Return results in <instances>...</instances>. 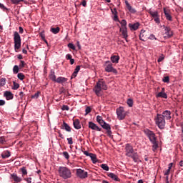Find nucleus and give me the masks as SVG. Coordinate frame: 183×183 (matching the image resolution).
Returning a JSON list of instances; mask_svg holds the SVG:
<instances>
[{
	"label": "nucleus",
	"instance_id": "obj_27",
	"mask_svg": "<svg viewBox=\"0 0 183 183\" xmlns=\"http://www.w3.org/2000/svg\"><path fill=\"white\" fill-rule=\"evenodd\" d=\"M110 59L113 64H118V62H119V56L113 55L111 56Z\"/></svg>",
	"mask_w": 183,
	"mask_h": 183
},
{
	"label": "nucleus",
	"instance_id": "obj_25",
	"mask_svg": "<svg viewBox=\"0 0 183 183\" xmlns=\"http://www.w3.org/2000/svg\"><path fill=\"white\" fill-rule=\"evenodd\" d=\"M11 177L12 179H14V181L15 182L18 183V182H21V181H22V179L21 177H18L17 174H11Z\"/></svg>",
	"mask_w": 183,
	"mask_h": 183
},
{
	"label": "nucleus",
	"instance_id": "obj_58",
	"mask_svg": "<svg viewBox=\"0 0 183 183\" xmlns=\"http://www.w3.org/2000/svg\"><path fill=\"white\" fill-rule=\"evenodd\" d=\"M24 92H19V97L21 98V99H24Z\"/></svg>",
	"mask_w": 183,
	"mask_h": 183
},
{
	"label": "nucleus",
	"instance_id": "obj_13",
	"mask_svg": "<svg viewBox=\"0 0 183 183\" xmlns=\"http://www.w3.org/2000/svg\"><path fill=\"white\" fill-rule=\"evenodd\" d=\"M156 97L157 98H164V99H167V98H168V95L165 93V88L163 87L162 89V92H159Z\"/></svg>",
	"mask_w": 183,
	"mask_h": 183
},
{
	"label": "nucleus",
	"instance_id": "obj_28",
	"mask_svg": "<svg viewBox=\"0 0 183 183\" xmlns=\"http://www.w3.org/2000/svg\"><path fill=\"white\" fill-rule=\"evenodd\" d=\"M80 69H81V66H76V69H74V71L71 75V79L76 78V76L78 75V73L79 72Z\"/></svg>",
	"mask_w": 183,
	"mask_h": 183
},
{
	"label": "nucleus",
	"instance_id": "obj_1",
	"mask_svg": "<svg viewBox=\"0 0 183 183\" xmlns=\"http://www.w3.org/2000/svg\"><path fill=\"white\" fill-rule=\"evenodd\" d=\"M108 86L104 79H99L94 86L93 91L97 97H102V91H107Z\"/></svg>",
	"mask_w": 183,
	"mask_h": 183
},
{
	"label": "nucleus",
	"instance_id": "obj_63",
	"mask_svg": "<svg viewBox=\"0 0 183 183\" xmlns=\"http://www.w3.org/2000/svg\"><path fill=\"white\" fill-rule=\"evenodd\" d=\"M19 33H20V34H24V29H23L21 26H20V27L19 28Z\"/></svg>",
	"mask_w": 183,
	"mask_h": 183
},
{
	"label": "nucleus",
	"instance_id": "obj_46",
	"mask_svg": "<svg viewBox=\"0 0 183 183\" xmlns=\"http://www.w3.org/2000/svg\"><path fill=\"white\" fill-rule=\"evenodd\" d=\"M68 48H70V49H72L73 51H75V46L72 43H69L67 45Z\"/></svg>",
	"mask_w": 183,
	"mask_h": 183
},
{
	"label": "nucleus",
	"instance_id": "obj_61",
	"mask_svg": "<svg viewBox=\"0 0 183 183\" xmlns=\"http://www.w3.org/2000/svg\"><path fill=\"white\" fill-rule=\"evenodd\" d=\"M81 5H82L83 6H86V0H82Z\"/></svg>",
	"mask_w": 183,
	"mask_h": 183
},
{
	"label": "nucleus",
	"instance_id": "obj_35",
	"mask_svg": "<svg viewBox=\"0 0 183 183\" xmlns=\"http://www.w3.org/2000/svg\"><path fill=\"white\" fill-rule=\"evenodd\" d=\"M153 146H152V151L154 152H155L157 151V149H158V142H154L153 143Z\"/></svg>",
	"mask_w": 183,
	"mask_h": 183
},
{
	"label": "nucleus",
	"instance_id": "obj_37",
	"mask_svg": "<svg viewBox=\"0 0 183 183\" xmlns=\"http://www.w3.org/2000/svg\"><path fill=\"white\" fill-rule=\"evenodd\" d=\"M121 25H122V28L121 29H124V28H127V20L123 19L121 21H119Z\"/></svg>",
	"mask_w": 183,
	"mask_h": 183
},
{
	"label": "nucleus",
	"instance_id": "obj_24",
	"mask_svg": "<svg viewBox=\"0 0 183 183\" xmlns=\"http://www.w3.org/2000/svg\"><path fill=\"white\" fill-rule=\"evenodd\" d=\"M139 39L141 41H145L147 39V31L142 30L139 34Z\"/></svg>",
	"mask_w": 183,
	"mask_h": 183
},
{
	"label": "nucleus",
	"instance_id": "obj_39",
	"mask_svg": "<svg viewBox=\"0 0 183 183\" xmlns=\"http://www.w3.org/2000/svg\"><path fill=\"white\" fill-rule=\"evenodd\" d=\"M17 78H19L20 81H24V79H25V75L23 74V73H19L17 74Z\"/></svg>",
	"mask_w": 183,
	"mask_h": 183
},
{
	"label": "nucleus",
	"instance_id": "obj_5",
	"mask_svg": "<svg viewBox=\"0 0 183 183\" xmlns=\"http://www.w3.org/2000/svg\"><path fill=\"white\" fill-rule=\"evenodd\" d=\"M148 12L152 18H153L154 22L159 25V24H161V20L159 19V13H158V11H152V9H149Z\"/></svg>",
	"mask_w": 183,
	"mask_h": 183
},
{
	"label": "nucleus",
	"instance_id": "obj_59",
	"mask_svg": "<svg viewBox=\"0 0 183 183\" xmlns=\"http://www.w3.org/2000/svg\"><path fill=\"white\" fill-rule=\"evenodd\" d=\"M102 120H103L102 117H101V116H97V121L98 123H99L100 121H102Z\"/></svg>",
	"mask_w": 183,
	"mask_h": 183
},
{
	"label": "nucleus",
	"instance_id": "obj_21",
	"mask_svg": "<svg viewBox=\"0 0 183 183\" xmlns=\"http://www.w3.org/2000/svg\"><path fill=\"white\" fill-rule=\"evenodd\" d=\"M68 81V79L62 76H59L56 79V81L57 84H65Z\"/></svg>",
	"mask_w": 183,
	"mask_h": 183
},
{
	"label": "nucleus",
	"instance_id": "obj_62",
	"mask_svg": "<svg viewBox=\"0 0 183 183\" xmlns=\"http://www.w3.org/2000/svg\"><path fill=\"white\" fill-rule=\"evenodd\" d=\"M5 104V100H0V107H3Z\"/></svg>",
	"mask_w": 183,
	"mask_h": 183
},
{
	"label": "nucleus",
	"instance_id": "obj_49",
	"mask_svg": "<svg viewBox=\"0 0 183 183\" xmlns=\"http://www.w3.org/2000/svg\"><path fill=\"white\" fill-rule=\"evenodd\" d=\"M62 111H69V107L67 105H63L61 107Z\"/></svg>",
	"mask_w": 183,
	"mask_h": 183
},
{
	"label": "nucleus",
	"instance_id": "obj_16",
	"mask_svg": "<svg viewBox=\"0 0 183 183\" xmlns=\"http://www.w3.org/2000/svg\"><path fill=\"white\" fill-rule=\"evenodd\" d=\"M89 128H90V129H93L94 131H102V129L99 128V127H98L95 123H94L92 122H89Z\"/></svg>",
	"mask_w": 183,
	"mask_h": 183
},
{
	"label": "nucleus",
	"instance_id": "obj_40",
	"mask_svg": "<svg viewBox=\"0 0 183 183\" xmlns=\"http://www.w3.org/2000/svg\"><path fill=\"white\" fill-rule=\"evenodd\" d=\"M6 84V79L5 78H1L0 79V86H4Z\"/></svg>",
	"mask_w": 183,
	"mask_h": 183
},
{
	"label": "nucleus",
	"instance_id": "obj_38",
	"mask_svg": "<svg viewBox=\"0 0 183 183\" xmlns=\"http://www.w3.org/2000/svg\"><path fill=\"white\" fill-rule=\"evenodd\" d=\"M18 72H19V66L18 65H15L13 67V73L14 74H18Z\"/></svg>",
	"mask_w": 183,
	"mask_h": 183
},
{
	"label": "nucleus",
	"instance_id": "obj_3",
	"mask_svg": "<svg viewBox=\"0 0 183 183\" xmlns=\"http://www.w3.org/2000/svg\"><path fill=\"white\" fill-rule=\"evenodd\" d=\"M14 49L16 52H18V49L21 48V35L18 31L14 32Z\"/></svg>",
	"mask_w": 183,
	"mask_h": 183
},
{
	"label": "nucleus",
	"instance_id": "obj_4",
	"mask_svg": "<svg viewBox=\"0 0 183 183\" xmlns=\"http://www.w3.org/2000/svg\"><path fill=\"white\" fill-rule=\"evenodd\" d=\"M155 123L160 129L165 128V119L159 114H157L155 117Z\"/></svg>",
	"mask_w": 183,
	"mask_h": 183
},
{
	"label": "nucleus",
	"instance_id": "obj_45",
	"mask_svg": "<svg viewBox=\"0 0 183 183\" xmlns=\"http://www.w3.org/2000/svg\"><path fill=\"white\" fill-rule=\"evenodd\" d=\"M162 81H163V82H165L166 84H169V76H164L162 79Z\"/></svg>",
	"mask_w": 183,
	"mask_h": 183
},
{
	"label": "nucleus",
	"instance_id": "obj_36",
	"mask_svg": "<svg viewBox=\"0 0 183 183\" xmlns=\"http://www.w3.org/2000/svg\"><path fill=\"white\" fill-rule=\"evenodd\" d=\"M25 66H26V63H25L24 61L21 60L19 68H20V69H22V68H25Z\"/></svg>",
	"mask_w": 183,
	"mask_h": 183
},
{
	"label": "nucleus",
	"instance_id": "obj_10",
	"mask_svg": "<svg viewBox=\"0 0 183 183\" xmlns=\"http://www.w3.org/2000/svg\"><path fill=\"white\" fill-rule=\"evenodd\" d=\"M76 175L77 177H79V178L84 179L88 177V172H85L84 170H82L81 169H77Z\"/></svg>",
	"mask_w": 183,
	"mask_h": 183
},
{
	"label": "nucleus",
	"instance_id": "obj_22",
	"mask_svg": "<svg viewBox=\"0 0 183 183\" xmlns=\"http://www.w3.org/2000/svg\"><path fill=\"white\" fill-rule=\"evenodd\" d=\"M131 158H132L133 161L134 162H139V156L138 155V153L134 152L132 154V156H130Z\"/></svg>",
	"mask_w": 183,
	"mask_h": 183
},
{
	"label": "nucleus",
	"instance_id": "obj_53",
	"mask_svg": "<svg viewBox=\"0 0 183 183\" xmlns=\"http://www.w3.org/2000/svg\"><path fill=\"white\" fill-rule=\"evenodd\" d=\"M19 2H24V0H14V1L11 4H14L15 5H18V4H19Z\"/></svg>",
	"mask_w": 183,
	"mask_h": 183
},
{
	"label": "nucleus",
	"instance_id": "obj_32",
	"mask_svg": "<svg viewBox=\"0 0 183 183\" xmlns=\"http://www.w3.org/2000/svg\"><path fill=\"white\" fill-rule=\"evenodd\" d=\"M89 157L92 161L93 164H97V162H98V159H97V155L92 153V154H90Z\"/></svg>",
	"mask_w": 183,
	"mask_h": 183
},
{
	"label": "nucleus",
	"instance_id": "obj_23",
	"mask_svg": "<svg viewBox=\"0 0 183 183\" xmlns=\"http://www.w3.org/2000/svg\"><path fill=\"white\" fill-rule=\"evenodd\" d=\"M73 125L75 129H81V123L79 122V119L74 120Z\"/></svg>",
	"mask_w": 183,
	"mask_h": 183
},
{
	"label": "nucleus",
	"instance_id": "obj_57",
	"mask_svg": "<svg viewBox=\"0 0 183 183\" xmlns=\"http://www.w3.org/2000/svg\"><path fill=\"white\" fill-rule=\"evenodd\" d=\"M66 59H69V60L72 59V55H71L69 54H66Z\"/></svg>",
	"mask_w": 183,
	"mask_h": 183
},
{
	"label": "nucleus",
	"instance_id": "obj_42",
	"mask_svg": "<svg viewBox=\"0 0 183 183\" xmlns=\"http://www.w3.org/2000/svg\"><path fill=\"white\" fill-rule=\"evenodd\" d=\"M127 105H129V107H133V105H134V100H132V99H127Z\"/></svg>",
	"mask_w": 183,
	"mask_h": 183
},
{
	"label": "nucleus",
	"instance_id": "obj_34",
	"mask_svg": "<svg viewBox=\"0 0 183 183\" xmlns=\"http://www.w3.org/2000/svg\"><path fill=\"white\" fill-rule=\"evenodd\" d=\"M172 165H173L172 163L169 164L168 169L164 173V175H166V176L169 175V174L171 172V169L172 168Z\"/></svg>",
	"mask_w": 183,
	"mask_h": 183
},
{
	"label": "nucleus",
	"instance_id": "obj_15",
	"mask_svg": "<svg viewBox=\"0 0 183 183\" xmlns=\"http://www.w3.org/2000/svg\"><path fill=\"white\" fill-rule=\"evenodd\" d=\"M125 5H126V8L128 9L130 14H137V10L134 9L127 0L125 1Z\"/></svg>",
	"mask_w": 183,
	"mask_h": 183
},
{
	"label": "nucleus",
	"instance_id": "obj_54",
	"mask_svg": "<svg viewBox=\"0 0 183 183\" xmlns=\"http://www.w3.org/2000/svg\"><path fill=\"white\" fill-rule=\"evenodd\" d=\"M113 19L114 21L119 22V19H118V14H114Z\"/></svg>",
	"mask_w": 183,
	"mask_h": 183
},
{
	"label": "nucleus",
	"instance_id": "obj_50",
	"mask_svg": "<svg viewBox=\"0 0 183 183\" xmlns=\"http://www.w3.org/2000/svg\"><path fill=\"white\" fill-rule=\"evenodd\" d=\"M111 11H112V14L113 15H117V14H118V11H117V9H116V8L111 9Z\"/></svg>",
	"mask_w": 183,
	"mask_h": 183
},
{
	"label": "nucleus",
	"instance_id": "obj_55",
	"mask_svg": "<svg viewBox=\"0 0 183 183\" xmlns=\"http://www.w3.org/2000/svg\"><path fill=\"white\" fill-rule=\"evenodd\" d=\"M86 115H88V114H89V112H91V107H87L86 108Z\"/></svg>",
	"mask_w": 183,
	"mask_h": 183
},
{
	"label": "nucleus",
	"instance_id": "obj_33",
	"mask_svg": "<svg viewBox=\"0 0 183 183\" xmlns=\"http://www.w3.org/2000/svg\"><path fill=\"white\" fill-rule=\"evenodd\" d=\"M60 29H59V27H56V28L51 27L50 31L51 32H52V34H56L59 33Z\"/></svg>",
	"mask_w": 183,
	"mask_h": 183
},
{
	"label": "nucleus",
	"instance_id": "obj_31",
	"mask_svg": "<svg viewBox=\"0 0 183 183\" xmlns=\"http://www.w3.org/2000/svg\"><path fill=\"white\" fill-rule=\"evenodd\" d=\"M63 129H65V131H67V132H71V127L68 124H66L65 122H63Z\"/></svg>",
	"mask_w": 183,
	"mask_h": 183
},
{
	"label": "nucleus",
	"instance_id": "obj_7",
	"mask_svg": "<svg viewBox=\"0 0 183 183\" xmlns=\"http://www.w3.org/2000/svg\"><path fill=\"white\" fill-rule=\"evenodd\" d=\"M99 124L104 129H106L109 137H112V131H111V126L109 125V124L105 122L104 119L100 121Z\"/></svg>",
	"mask_w": 183,
	"mask_h": 183
},
{
	"label": "nucleus",
	"instance_id": "obj_6",
	"mask_svg": "<svg viewBox=\"0 0 183 183\" xmlns=\"http://www.w3.org/2000/svg\"><path fill=\"white\" fill-rule=\"evenodd\" d=\"M116 112H117V118L118 119H119V121H122V119H125V117H127V112H125V110L124 109V107H120L117 108Z\"/></svg>",
	"mask_w": 183,
	"mask_h": 183
},
{
	"label": "nucleus",
	"instance_id": "obj_18",
	"mask_svg": "<svg viewBox=\"0 0 183 183\" xmlns=\"http://www.w3.org/2000/svg\"><path fill=\"white\" fill-rule=\"evenodd\" d=\"M163 11L166 16V19L170 21H172V16H171V14L169 13V10H167V9L164 8Z\"/></svg>",
	"mask_w": 183,
	"mask_h": 183
},
{
	"label": "nucleus",
	"instance_id": "obj_52",
	"mask_svg": "<svg viewBox=\"0 0 183 183\" xmlns=\"http://www.w3.org/2000/svg\"><path fill=\"white\" fill-rule=\"evenodd\" d=\"M0 8L3 9V11H8V8H6L4 4L0 3Z\"/></svg>",
	"mask_w": 183,
	"mask_h": 183
},
{
	"label": "nucleus",
	"instance_id": "obj_41",
	"mask_svg": "<svg viewBox=\"0 0 183 183\" xmlns=\"http://www.w3.org/2000/svg\"><path fill=\"white\" fill-rule=\"evenodd\" d=\"M101 168H102V169L104 171H109V167H108V164H102L101 165Z\"/></svg>",
	"mask_w": 183,
	"mask_h": 183
},
{
	"label": "nucleus",
	"instance_id": "obj_56",
	"mask_svg": "<svg viewBox=\"0 0 183 183\" xmlns=\"http://www.w3.org/2000/svg\"><path fill=\"white\" fill-rule=\"evenodd\" d=\"M24 180L26 181L27 183H31L32 182V178H31V177L24 179Z\"/></svg>",
	"mask_w": 183,
	"mask_h": 183
},
{
	"label": "nucleus",
	"instance_id": "obj_17",
	"mask_svg": "<svg viewBox=\"0 0 183 183\" xmlns=\"http://www.w3.org/2000/svg\"><path fill=\"white\" fill-rule=\"evenodd\" d=\"M161 116L164 119L169 120V119H171V111L165 110L164 112H162V114H161Z\"/></svg>",
	"mask_w": 183,
	"mask_h": 183
},
{
	"label": "nucleus",
	"instance_id": "obj_9",
	"mask_svg": "<svg viewBox=\"0 0 183 183\" xmlns=\"http://www.w3.org/2000/svg\"><path fill=\"white\" fill-rule=\"evenodd\" d=\"M145 133L152 143L157 142V137H155V133H154V132L147 129L145 130Z\"/></svg>",
	"mask_w": 183,
	"mask_h": 183
},
{
	"label": "nucleus",
	"instance_id": "obj_44",
	"mask_svg": "<svg viewBox=\"0 0 183 183\" xmlns=\"http://www.w3.org/2000/svg\"><path fill=\"white\" fill-rule=\"evenodd\" d=\"M40 94H41V92H37L36 93L34 94V95H33L31 97V98H34L35 99H38V98L39 97Z\"/></svg>",
	"mask_w": 183,
	"mask_h": 183
},
{
	"label": "nucleus",
	"instance_id": "obj_43",
	"mask_svg": "<svg viewBox=\"0 0 183 183\" xmlns=\"http://www.w3.org/2000/svg\"><path fill=\"white\" fill-rule=\"evenodd\" d=\"M13 85H14V86H13L12 89L16 90V89H18V88H19V84H18L15 81L13 82Z\"/></svg>",
	"mask_w": 183,
	"mask_h": 183
},
{
	"label": "nucleus",
	"instance_id": "obj_20",
	"mask_svg": "<svg viewBox=\"0 0 183 183\" xmlns=\"http://www.w3.org/2000/svg\"><path fill=\"white\" fill-rule=\"evenodd\" d=\"M107 177H109V178H111L114 181H117L119 182V181H121V179H119L118 176H117V174L114 173H107Z\"/></svg>",
	"mask_w": 183,
	"mask_h": 183
},
{
	"label": "nucleus",
	"instance_id": "obj_29",
	"mask_svg": "<svg viewBox=\"0 0 183 183\" xmlns=\"http://www.w3.org/2000/svg\"><path fill=\"white\" fill-rule=\"evenodd\" d=\"M49 79L53 81V82H56V76L55 75V71L53 70H51L50 74H49Z\"/></svg>",
	"mask_w": 183,
	"mask_h": 183
},
{
	"label": "nucleus",
	"instance_id": "obj_64",
	"mask_svg": "<svg viewBox=\"0 0 183 183\" xmlns=\"http://www.w3.org/2000/svg\"><path fill=\"white\" fill-rule=\"evenodd\" d=\"M164 61V57L161 56L158 59L157 62H162Z\"/></svg>",
	"mask_w": 183,
	"mask_h": 183
},
{
	"label": "nucleus",
	"instance_id": "obj_30",
	"mask_svg": "<svg viewBox=\"0 0 183 183\" xmlns=\"http://www.w3.org/2000/svg\"><path fill=\"white\" fill-rule=\"evenodd\" d=\"M10 157H11V152L9 151H4L1 154V158H3V159H5L6 158H9Z\"/></svg>",
	"mask_w": 183,
	"mask_h": 183
},
{
	"label": "nucleus",
	"instance_id": "obj_47",
	"mask_svg": "<svg viewBox=\"0 0 183 183\" xmlns=\"http://www.w3.org/2000/svg\"><path fill=\"white\" fill-rule=\"evenodd\" d=\"M21 171L22 172V175H26L28 174V172L26 171V168L22 167L21 169Z\"/></svg>",
	"mask_w": 183,
	"mask_h": 183
},
{
	"label": "nucleus",
	"instance_id": "obj_12",
	"mask_svg": "<svg viewBox=\"0 0 183 183\" xmlns=\"http://www.w3.org/2000/svg\"><path fill=\"white\" fill-rule=\"evenodd\" d=\"M163 28L165 31V35H167V38H171L174 35V32L171 29V27L163 25Z\"/></svg>",
	"mask_w": 183,
	"mask_h": 183
},
{
	"label": "nucleus",
	"instance_id": "obj_60",
	"mask_svg": "<svg viewBox=\"0 0 183 183\" xmlns=\"http://www.w3.org/2000/svg\"><path fill=\"white\" fill-rule=\"evenodd\" d=\"M84 154L86 155V157H90L92 153H89L88 151H84Z\"/></svg>",
	"mask_w": 183,
	"mask_h": 183
},
{
	"label": "nucleus",
	"instance_id": "obj_11",
	"mask_svg": "<svg viewBox=\"0 0 183 183\" xmlns=\"http://www.w3.org/2000/svg\"><path fill=\"white\" fill-rule=\"evenodd\" d=\"M127 157H132L134 148L129 144H127L125 147Z\"/></svg>",
	"mask_w": 183,
	"mask_h": 183
},
{
	"label": "nucleus",
	"instance_id": "obj_51",
	"mask_svg": "<svg viewBox=\"0 0 183 183\" xmlns=\"http://www.w3.org/2000/svg\"><path fill=\"white\" fill-rule=\"evenodd\" d=\"M69 145H72L74 144V141L72 140V137L67 138Z\"/></svg>",
	"mask_w": 183,
	"mask_h": 183
},
{
	"label": "nucleus",
	"instance_id": "obj_14",
	"mask_svg": "<svg viewBox=\"0 0 183 183\" xmlns=\"http://www.w3.org/2000/svg\"><path fill=\"white\" fill-rule=\"evenodd\" d=\"M141 24H139V22H136V23H130L129 24V28L130 29V31H137L138 29V28H139V26Z\"/></svg>",
	"mask_w": 183,
	"mask_h": 183
},
{
	"label": "nucleus",
	"instance_id": "obj_2",
	"mask_svg": "<svg viewBox=\"0 0 183 183\" xmlns=\"http://www.w3.org/2000/svg\"><path fill=\"white\" fill-rule=\"evenodd\" d=\"M59 175L63 179H69L72 177L71 169L66 167H59L58 169Z\"/></svg>",
	"mask_w": 183,
	"mask_h": 183
},
{
	"label": "nucleus",
	"instance_id": "obj_48",
	"mask_svg": "<svg viewBox=\"0 0 183 183\" xmlns=\"http://www.w3.org/2000/svg\"><path fill=\"white\" fill-rule=\"evenodd\" d=\"M63 156L64 157V158H66V159H69V154L68 153V152H64Z\"/></svg>",
	"mask_w": 183,
	"mask_h": 183
},
{
	"label": "nucleus",
	"instance_id": "obj_26",
	"mask_svg": "<svg viewBox=\"0 0 183 183\" xmlns=\"http://www.w3.org/2000/svg\"><path fill=\"white\" fill-rule=\"evenodd\" d=\"M120 31L122 32L123 38H124V39H127V38H128V29L127 28L120 29Z\"/></svg>",
	"mask_w": 183,
	"mask_h": 183
},
{
	"label": "nucleus",
	"instance_id": "obj_8",
	"mask_svg": "<svg viewBox=\"0 0 183 183\" xmlns=\"http://www.w3.org/2000/svg\"><path fill=\"white\" fill-rule=\"evenodd\" d=\"M104 66H105V71L106 72H113V74H117V69H115L113 66H112V63H111V61H107L105 62L104 64Z\"/></svg>",
	"mask_w": 183,
	"mask_h": 183
},
{
	"label": "nucleus",
	"instance_id": "obj_19",
	"mask_svg": "<svg viewBox=\"0 0 183 183\" xmlns=\"http://www.w3.org/2000/svg\"><path fill=\"white\" fill-rule=\"evenodd\" d=\"M4 97H6V99L7 101H9L11 99H14V94H12V92H9V91H6L4 92Z\"/></svg>",
	"mask_w": 183,
	"mask_h": 183
}]
</instances>
